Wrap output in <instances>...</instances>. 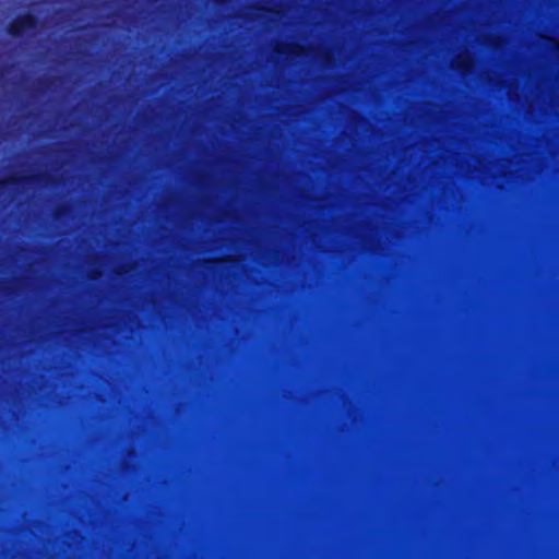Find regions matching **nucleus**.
Here are the masks:
<instances>
[{
    "label": "nucleus",
    "instance_id": "obj_1",
    "mask_svg": "<svg viewBox=\"0 0 559 559\" xmlns=\"http://www.w3.org/2000/svg\"><path fill=\"white\" fill-rule=\"evenodd\" d=\"M32 26H33V19L31 16H24V17L20 19L19 21H16L12 25L11 32H12V34L17 35V34L22 33L24 29L32 27Z\"/></svg>",
    "mask_w": 559,
    "mask_h": 559
}]
</instances>
